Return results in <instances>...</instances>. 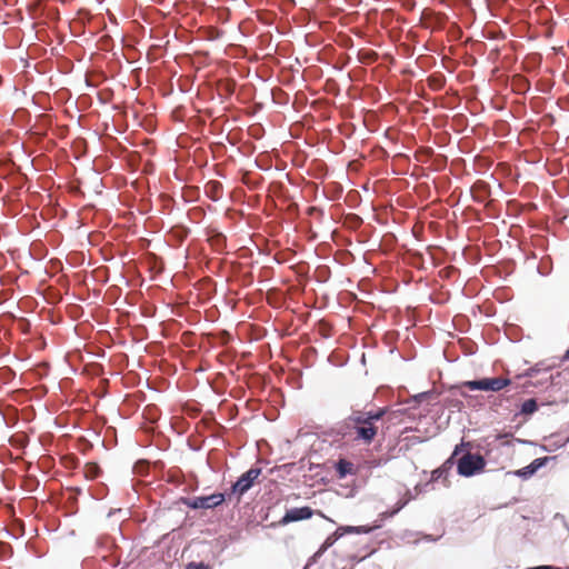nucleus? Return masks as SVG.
Wrapping results in <instances>:
<instances>
[{"instance_id": "nucleus-9", "label": "nucleus", "mask_w": 569, "mask_h": 569, "mask_svg": "<svg viewBox=\"0 0 569 569\" xmlns=\"http://www.w3.org/2000/svg\"><path fill=\"white\" fill-rule=\"evenodd\" d=\"M336 471H337L339 478H345L348 475H356L357 468L351 461H348L346 459H340L336 463Z\"/></svg>"}, {"instance_id": "nucleus-4", "label": "nucleus", "mask_w": 569, "mask_h": 569, "mask_svg": "<svg viewBox=\"0 0 569 569\" xmlns=\"http://www.w3.org/2000/svg\"><path fill=\"white\" fill-rule=\"evenodd\" d=\"M373 527L370 526H343L339 527L332 535H330L319 550L315 553V557L322 555L329 547H331L340 537L345 533H369Z\"/></svg>"}, {"instance_id": "nucleus-3", "label": "nucleus", "mask_w": 569, "mask_h": 569, "mask_svg": "<svg viewBox=\"0 0 569 569\" xmlns=\"http://www.w3.org/2000/svg\"><path fill=\"white\" fill-rule=\"evenodd\" d=\"M511 383V380L502 377L482 378L462 382L461 387L469 390L500 391Z\"/></svg>"}, {"instance_id": "nucleus-2", "label": "nucleus", "mask_w": 569, "mask_h": 569, "mask_svg": "<svg viewBox=\"0 0 569 569\" xmlns=\"http://www.w3.org/2000/svg\"><path fill=\"white\" fill-rule=\"evenodd\" d=\"M486 460L480 455L467 452L463 455L457 465L458 473L463 477H471L478 472L483 471Z\"/></svg>"}, {"instance_id": "nucleus-13", "label": "nucleus", "mask_w": 569, "mask_h": 569, "mask_svg": "<svg viewBox=\"0 0 569 569\" xmlns=\"http://www.w3.org/2000/svg\"><path fill=\"white\" fill-rule=\"evenodd\" d=\"M186 569H210L209 566L202 563V562H190Z\"/></svg>"}, {"instance_id": "nucleus-10", "label": "nucleus", "mask_w": 569, "mask_h": 569, "mask_svg": "<svg viewBox=\"0 0 569 569\" xmlns=\"http://www.w3.org/2000/svg\"><path fill=\"white\" fill-rule=\"evenodd\" d=\"M101 473L100 467L94 462L86 463L83 468V475L88 480L96 479Z\"/></svg>"}, {"instance_id": "nucleus-6", "label": "nucleus", "mask_w": 569, "mask_h": 569, "mask_svg": "<svg viewBox=\"0 0 569 569\" xmlns=\"http://www.w3.org/2000/svg\"><path fill=\"white\" fill-rule=\"evenodd\" d=\"M260 475V468H250L232 485L231 492L228 495V498L230 499L233 493H237L239 500L240 497L253 486Z\"/></svg>"}, {"instance_id": "nucleus-5", "label": "nucleus", "mask_w": 569, "mask_h": 569, "mask_svg": "<svg viewBox=\"0 0 569 569\" xmlns=\"http://www.w3.org/2000/svg\"><path fill=\"white\" fill-rule=\"evenodd\" d=\"M228 496L224 493H212L202 497H192L183 500V503L191 509H211L224 502Z\"/></svg>"}, {"instance_id": "nucleus-16", "label": "nucleus", "mask_w": 569, "mask_h": 569, "mask_svg": "<svg viewBox=\"0 0 569 569\" xmlns=\"http://www.w3.org/2000/svg\"><path fill=\"white\" fill-rule=\"evenodd\" d=\"M565 358L569 359V350L566 351Z\"/></svg>"}, {"instance_id": "nucleus-15", "label": "nucleus", "mask_w": 569, "mask_h": 569, "mask_svg": "<svg viewBox=\"0 0 569 569\" xmlns=\"http://www.w3.org/2000/svg\"><path fill=\"white\" fill-rule=\"evenodd\" d=\"M527 569H557V567H552V566H537V567L527 568Z\"/></svg>"}, {"instance_id": "nucleus-11", "label": "nucleus", "mask_w": 569, "mask_h": 569, "mask_svg": "<svg viewBox=\"0 0 569 569\" xmlns=\"http://www.w3.org/2000/svg\"><path fill=\"white\" fill-rule=\"evenodd\" d=\"M538 409V403L536 401V399L531 398V399H527L522 406H521V410L520 412L522 415H532L533 412H536Z\"/></svg>"}, {"instance_id": "nucleus-14", "label": "nucleus", "mask_w": 569, "mask_h": 569, "mask_svg": "<svg viewBox=\"0 0 569 569\" xmlns=\"http://www.w3.org/2000/svg\"><path fill=\"white\" fill-rule=\"evenodd\" d=\"M529 466L536 472L540 467L543 466V460L540 458L535 459Z\"/></svg>"}, {"instance_id": "nucleus-18", "label": "nucleus", "mask_w": 569, "mask_h": 569, "mask_svg": "<svg viewBox=\"0 0 569 569\" xmlns=\"http://www.w3.org/2000/svg\"><path fill=\"white\" fill-rule=\"evenodd\" d=\"M557 569H560V568H557Z\"/></svg>"}, {"instance_id": "nucleus-1", "label": "nucleus", "mask_w": 569, "mask_h": 569, "mask_svg": "<svg viewBox=\"0 0 569 569\" xmlns=\"http://www.w3.org/2000/svg\"><path fill=\"white\" fill-rule=\"evenodd\" d=\"M386 413V408L369 411L353 410L341 426L342 435L368 446L373 442L382 429V418Z\"/></svg>"}, {"instance_id": "nucleus-7", "label": "nucleus", "mask_w": 569, "mask_h": 569, "mask_svg": "<svg viewBox=\"0 0 569 569\" xmlns=\"http://www.w3.org/2000/svg\"><path fill=\"white\" fill-rule=\"evenodd\" d=\"M312 515L313 510L310 507L293 508L288 510L286 515L278 522L272 523V526H286L289 522L310 519Z\"/></svg>"}, {"instance_id": "nucleus-8", "label": "nucleus", "mask_w": 569, "mask_h": 569, "mask_svg": "<svg viewBox=\"0 0 569 569\" xmlns=\"http://www.w3.org/2000/svg\"><path fill=\"white\" fill-rule=\"evenodd\" d=\"M204 192L210 199L217 201L222 198L223 186L219 181L211 180L204 186Z\"/></svg>"}, {"instance_id": "nucleus-17", "label": "nucleus", "mask_w": 569, "mask_h": 569, "mask_svg": "<svg viewBox=\"0 0 569 569\" xmlns=\"http://www.w3.org/2000/svg\"><path fill=\"white\" fill-rule=\"evenodd\" d=\"M459 451V447H456L453 455H457Z\"/></svg>"}, {"instance_id": "nucleus-12", "label": "nucleus", "mask_w": 569, "mask_h": 569, "mask_svg": "<svg viewBox=\"0 0 569 569\" xmlns=\"http://www.w3.org/2000/svg\"><path fill=\"white\" fill-rule=\"evenodd\" d=\"M533 473H535V471L530 468V466H527V467L519 469L515 472V475L522 477V478H528V477L532 476Z\"/></svg>"}]
</instances>
